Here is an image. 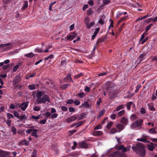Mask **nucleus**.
Here are the masks:
<instances>
[{
  "label": "nucleus",
  "instance_id": "29",
  "mask_svg": "<svg viewBox=\"0 0 157 157\" xmlns=\"http://www.w3.org/2000/svg\"><path fill=\"white\" fill-rule=\"evenodd\" d=\"M153 25V24H150L148 25L147 26L145 29V31L146 33H147L148 31L151 28V27Z\"/></svg>",
  "mask_w": 157,
  "mask_h": 157
},
{
  "label": "nucleus",
  "instance_id": "17",
  "mask_svg": "<svg viewBox=\"0 0 157 157\" xmlns=\"http://www.w3.org/2000/svg\"><path fill=\"white\" fill-rule=\"evenodd\" d=\"M116 127L119 130V132H120L124 129V125L120 124H117L116 125Z\"/></svg>",
  "mask_w": 157,
  "mask_h": 157
},
{
  "label": "nucleus",
  "instance_id": "53",
  "mask_svg": "<svg viewBox=\"0 0 157 157\" xmlns=\"http://www.w3.org/2000/svg\"><path fill=\"white\" fill-rule=\"evenodd\" d=\"M74 101V103L76 105H79L81 103L80 101L78 99L75 100Z\"/></svg>",
  "mask_w": 157,
  "mask_h": 157
},
{
  "label": "nucleus",
  "instance_id": "6",
  "mask_svg": "<svg viewBox=\"0 0 157 157\" xmlns=\"http://www.w3.org/2000/svg\"><path fill=\"white\" fill-rule=\"evenodd\" d=\"M12 47L13 44L10 43L0 44V48L4 47L3 49V51H6L11 49L12 48Z\"/></svg>",
  "mask_w": 157,
  "mask_h": 157
},
{
  "label": "nucleus",
  "instance_id": "60",
  "mask_svg": "<svg viewBox=\"0 0 157 157\" xmlns=\"http://www.w3.org/2000/svg\"><path fill=\"white\" fill-rule=\"evenodd\" d=\"M101 125L100 124H98L94 128V130H98V129H101Z\"/></svg>",
  "mask_w": 157,
  "mask_h": 157
},
{
  "label": "nucleus",
  "instance_id": "28",
  "mask_svg": "<svg viewBox=\"0 0 157 157\" xmlns=\"http://www.w3.org/2000/svg\"><path fill=\"white\" fill-rule=\"evenodd\" d=\"M37 152V150L36 149H34L31 157H36Z\"/></svg>",
  "mask_w": 157,
  "mask_h": 157
},
{
  "label": "nucleus",
  "instance_id": "14",
  "mask_svg": "<svg viewBox=\"0 0 157 157\" xmlns=\"http://www.w3.org/2000/svg\"><path fill=\"white\" fill-rule=\"evenodd\" d=\"M146 56L145 53L142 54L140 55L137 59V61L138 62V64L140 63L143 60L144 57Z\"/></svg>",
  "mask_w": 157,
  "mask_h": 157
},
{
  "label": "nucleus",
  "instance_id": "36",
  "mask_svg": "<svg viewBox=\"0 0 157 157\" xmlns=\"http://www.w3.org/2000/svg\"><path fill=\"white\" fill-rule=\"evenodd\" d=\"M96 44H95L94 45V48L93 49L92 51L91 52V54L92 57H93L94 56V54H95V52L96 49Z\"/></svg>",
  "mask_w": 157,
  "mask_h": 157
},
{
  "label": "nucleus",
  "instance_id": "45",
  "mask_svg": "<svg viewBox=\"0 0 157 157\" xmlns=\"http://www.w3.org/2000/svg\"><path fill=\"white\" fill-rule=\"evenodd\" d=\"M29 89L30 90H33L36 89L34 84H32L28 86Z\"/></svg>",
  "mask_w": 157,
  "mask_h": 157
},
{
  "label": "nucleus",
  "instance_id": "7",
  "mask_svg": "<svg viewBox=\"0 0 157 157\" xmlns=\"http://www.w3.org/2000/svg\"><path fill=\"white\" fill-rule=\"evenodd\" d=\"M71 73H68L67 75L66 76L63 78V80L64 82H71L72 83H74V81L71 78Z\"/></svg>",
  "mask_w": 157,
  "mask_h": 157
},
{
  "label": "nucleus",
  "instance_id": "48",
  "mask_svg": "<svg viewBox=\"0 0 157 157\" xmlns=\"http://www.w3.org/2000/svg\"><path fill=\"white\" fill-rule=\"evenodd\" d=\"M93 13V11L92 10L91 8L89 9L87 11V14L88 15H91Z\"/></svg>",
  "mask_w": 157,
  "mask_h": 157
},
{
  "label": "nucleus",
  "instance_id": "24",
  "mask_svg": "<svg viewBox=\"0 0 157 157\" xmlns=\"http://www.w3.org/2000/svg\"><path fill=\"white\" fill-rule=\"evenodd\" d=\"M149 132L152 134H156L157 133L156 128H155L149 129Z\"/></svg>",
  "mask_w": 157,
  "mask_h": 157
},
{
  "label": "nucleus",
  "instance_id": "62",
  "mask_svg": "<svg viewBox=\"0 0 157 157\" xmlns=\"http://www.w3.org/2000/svg\"><path fill=\"white\" fill-rule=\"evenodd\" d=\"M44 115L47 118L51 116V113L49 112H47L44 113Z\"/></svg>",
  "mask_w": 157,
  "mask_h": 157
},
{
  "label": "nucleus",
  "instance_id": "4",
  "mask_svg": "<svg viewBox=\"0 0 157 157\" xmlns=\"http://www.w3.org/2000/svg\"><path fill=\"white\" fill-rule=\"evenodd\" d=\"M114 84L110 82H107L104 86V89L108 92L114 90Z\"/></svg>",
  "mask_w": 157,
  "mask_h": 157
},
{
  "label": "nucleus",
  "instance_id": "43",
  "mask_svg": "<svg viewBox=\"0 0 157 157\" xmlns=\"http://www.w3.org/2000/svg\"><path fill=\"white\" fill-rule=\"evenodd\" d=\"M74 102V101L72 99H70L68 100L66 103L67 104H71L73 103Z\"/></svg>",
  "mask_w": 157,
  "mask_h": 157
},
{
  "label": "nucleus",
  "instance_id": "61",
  "mask_svg": "<svg viewBox=\"0 0 157 157\" xmlns=\"http://www.w3.org/2000/svg\"><path fill=\"white\" fill-rule=\"evenodd\" d=\"M31 117L35 120H38L40 118V116H36L34 115H32Z\"/></svg>",
  "mask_w": 157,
  "mask_h": 157
},
{
  "label": "nucleus",
  "instance_id": "5",
  "mask_svg": "<svg viewBox=\"0 0 157 157\" xmlns=\"http://www.w3.org/2000/svg\"><path fill=\"white\" fill-rule=\"evenodd\" d=\"M143 125V120L140 119L134 121L131 126L132 128H136L138 127H140Z\"/></svg>",
  "mask_w": 157,
  "mask_h": 157
},
{
  "label": "nucleus",
  "instance_id": "51",
  "mask_svg": "<svg viewBox=\"0 0 157 157\" xmlns=\"http://www.w3.org/2000/svg\"><path fill=\"white\" fill-rule=\"evenodd\" d=\"M125 25V23H123L122 24V25H121L120 28H119L118 31L119 32V34L121 32L122 29H123V27H124V26Z\"/></svg>",
  "mask_w": 157,
  "mask_h": 157
},
{
  "label": "nucleus",
  "instance_id": "33",
  "mask_svg": "<svg viewBox=\"0 0 157 157\" xmlns=\"http://www.w3.org/2000/svg\"><path fill=\"white\" fill-rule=\"evenodd\" d=\"M84 123V121H82L78 122L76 123V126L75 128H76L78 127H79L81 125Z\"/></svg>",
  "mask_w": 157,
  "mask_h": 157
},
{
  "label": "nucleus",
  "instance_id": "23",
  "mask_svg": "<svg viewBox=\"0 0 157 157\" xmlns=\"http://www.w3.org/2000/svg\"><path fill=\"white\" fill-rule=\"evenodd\" d=\"M28 6V1H25L24 2L23 6L22 8V10H24Z\"/></svg>",
  "mask_w": 157,
  "mask_h": 157
},
{
  "label": "nucleus",
  "instance_id": "9",
  "mask_svg": "<svg viewBox=\"0 0 157 157\" xmlns=\"http://www.w3.org/2000/svg\"><path fill=\"white\" fill-rule=\"evenodd\" d=\"M29 102H25L21 104L20 105V107L22 111H25L28 105Z\"/></svg>",
  "mask_w": 157,
  "mask_h": 157
},
{
  "label": "nucleus",
  "instance_id": "13",
  "mask_svg": "<svg viewBox=\"0 0 157 157\" xmlns=\"http://www.w3.org/2000/svg\"><path fill=\"white\" fill-rule=\"evenodd\" d=\"M78 146L80 147L83 148H87L88 147L87 144L84 142H79Z\"/></svg>",
  "mask_w": 157,
  "mask_h": 157
},
{
  "label": "nucleus",
  "instance_id": "47",
  "mask_svg": "<svg viewBox=\"0 0 157 157\" xmlns=\"http://www.w3.org/2000/svg\"><path fill=\"white\" fill-rule=\"evenodd\" d=\"M128 17V16H125L121 18V19L118 21V24H119V23H121L122 22V21H124L125 20L127 19Z\"/></svg>",
  "mask_w": 157,
  "mask_h": 157
},
{
  "label": "nucleus",
  "instance_id": "16",
  "mask_svg": "<svg viewBox=\"0 0 157 157\" xmlns=\"http://www.w3.org/2000/svg\"><path fill=\"white\" fill-rule=\"evenodd\" d=\"M109 92V98L111 99H113L115 98V93L114 90L108 91Z\"/></svg>",
  "mask_w": 157,
  "mask_h": 157
},
{
  "label": "nucleus",
  "instance_id": "41",
  "mask_svg": "<svg viewBox=\"0 0 157 157\" xmlns=\"http://www.w3.org/2000/svg\"><path fill=\"white\" fill-rule=\"evenodd\" d=\"M83 75V74L82 73H80L79 74H77L75 75L74 76V78L75 79H77L78 78H79L81 76H82Z\"/></svg>",
  "mask_w": 157,
  "mask_h": 157
},
{
  "label": "nucleus",
  "instance_id": "39",
  "mask_svg": "<svg viewBox=\"0 0 157 157\" xmlns=\"http://www.w3.org/2000/svg\"><path fill=\"white\" fill-rule=\"evenodd\" d=\"M66 64V61L65 58H62L61 61V65L64 66Z\"/></svg>",
  "mask_w": 157,
  "mask_h": 157
},
{
  "label": "nucleus",
  "instance_id": "50",
  "mask_svg": "<svg viewBox=\"0 0 157 157\" xmlns=\"http://www.w3.org/2000/svg\"><path fill=\"white\" fill-rule=\"evenodd\" d=\"M113 124V123L112 122H110L109 123H108L107 126L106 128L108 129H109L110 127L112 126Z\"/></svg>",
  "mask_w": 157,
  "mask_h": 157
},
{
  "label": "nucleus",
  "instance_id": "40",
  "mask_svg": "<svg viewBox=\"0 0 157 157\" xmlns=\"http://www.w3.org/2000/svg\"><path fill=\"white\" fill-rule=\"evenodd\" d=\"M19 67V66L18 65H16L15 66H14L12 70V71L13 72H15L18 69Z\"/></svg>",
  "mask_w": 157,
  "mask_h": 157
},
{
  "label": "nucleus",
  "instance_id": "49",
  "mask_svg": "<svg viewBox=\"0 0 157 157\" xmlns=\"http://www.w3.org/2000/svg\"><path fill=\"white\" fill-rule=\"evenodd\" d=\"M134 94H128L125 97H124V98H130L132 97L133 96Z\"/></svg>",
  "mask_w": 157,
  "mask_h": 157
},
{
  "label": "nucleus",
  "instance_id": "42",
  "mask_svg": "<svg viewBox=\"0 0 157 157\" xmlns=\"http://www.w3.org/2000/svg\"><path fill=\"white\" fill-rule=\"evenodd\" d=\"M85 93L84 92L80 93L78 94L76 96L79 97L80 98H83L84 95Z\"/></svg>",
  "mask_w": 157,
  "mask_h": 157
},
{
  "label": "nucleus",
  "instance_id": "27",
  "mask_svg": "<svg viewBox=\"0 0 157 157\" xmlns=\"http://www.w3.org/2000/svg\"><path fill=\"white\" fill-rule=\"evenodd\" d=\"M133 104V102L132 101H129L126 104V107L127 109L129 110L131 109V106Z\"/></svg>",
  "mask_w": 157,
  "mask_h": 157
},
{
  "label": "nucleus",
  "instance_id": "18",
  "mask_svg": "<svg viewBox=\"0 0 157 157\" xmlns=\"http://www.w3.org/2000/svg\"><path fill=\"white\" fill-rule=\"evenodd\" d=\"M147 105L149 110L151 111H154L155 110V109L154 107L153 103H150L147 104Z\"/></svg>",
  "mask_w": 157,
  "mask_h": 157
},
{
  "label": "nucleus",
  "instance_id": "22",
  "mask_svg": "<svg viewBox=\"0 0 157 157\" xmlns=\"http://www.w3.org/2000/svg\"><path fill=\"white\" fill-rule=\"evenodd\" d=\"M94 25V22H91L89 24V23L87 22L86 23V27L88 29H90L91 27H92Z\"/></svg>",
  "mask_w": 157,
  "mask_h": 157
},
{
  "label": "nucleus",
  "instance_id": "25",
  "mask_svg": "<svg viewBox=\"0 0 157 157\" xmlns=\"http://www.w3.org/2000/svg\"><path fill=\"white\" fill-rule=\"evenodd\" d=\"M105 113V110L102 109L99 112V115L97 116L98 118H99L102 116Z\"/></svg>",
  "mask_w": 157,
  "mask_h": 157
},
{
  "label": "nucleus",
  "instance_id": "59",
  "mask_svg": "<svg viewBox=\"0 0 157 157\" xmlns=\"http://www.w3.org/2000/svg\"><path fill=\"white\" fill-rule=\"evenodd\" d=\"M7 117L9 119H10L11 118H13V115L11 113H7Z\"/></svg>",
  "mask_w": 157,
  "mask_h": 157
},
{
  "label": "nucleus",
  "instance_id": "32",
  "mask_svg": "<svg viewBox=\"0 0 157 157\" xmlns=\"http://www.w3.org/2000/svg\"><path fill=\"white\" fill-rule=\"evenodd\" d=\"M34 56V54L32 52H30L27 54H26L25 55V56L29 58H32Z\"/></svg>",
  "mask_w": 157,
  "mask_h": 157
},
{
  "label": "nucleus",
  "instance_id": "8",
  "mask_svg": "<svg viewBox=\"0 0 157 157\" xmlns=\"http://www.w3.org/2000/svg\"><path fill=\"white\" fill-rule=\"evenodd\" d=\"M77 36V34L75 32L71 33L69 35L67 36V39L69 40H71Z\"/></svg>",
  "mask_w": 157,
  "mask_h": 157
},
{
  "label": "nucleus",
  "instance_id": "11",
  "mask_svg": "<svg viewBox=\"0 0 157 157\" xmlns=\"http://www.w3.org/2000/svg\"><path fill=\"white\" fill-rule=\"evenodd\" d=\"M120 122L122 124L125 125H126L128 123V119L125 117H121Z\"/></svg>",
  "mask_w": 157,
  "mask_h": 157
},
{
  "label": "nucleus",
  "instance_id": "35",
  "mask_svg": "<svg viewBox=\"0 0 157 157\" xmlns=\"http://www.w3.org/2000/svg\"><path fill=\"white\" fill-rule=\"evenodd\" d=\"M142 86L140 84H139L137 85L136 86V89L135 91V92L136 93H137L139 89Z\"/></svg>",
  "mask_w": 157,
  "mask_h": 157
},
{
  "label": "nucleus",
  "instance_id": "34",
  "mask_svg": "<svg viewBox=\"0 0 157 157\" xmlns=\"http://www.w3.org/2000/svg\"><path fill=\"white\" fill-rule=\"evenodd\" d=\"M125 113V111L123 110L118 112L117 115L119 117H121Z\"/></svg>",
  "mask_w": 157,
  "mask_h": 157
},
{
  "label": "nucleus",
  "instance_id": "30",
  "mask_svg": "<svg viewBox=\"0 0 157 157\" xmlns=\"http://www.w3.org/2000/svg\"><path fill=\"white\" fill-rule=\"evenodd\" d=\"M137 140L140 141L144 142L145 143H147V139L145 138H138L137 139Z\"/></svg>",
  "mask_w": 157,
  "mask_h": 157
},
{
  "label": "nucleus",
  "instance_id": "15",
  "mask_svg": "<svg viewBox=\"0 0 157 157\" xmlns=\"http://www.w3.org/2000/svg\"><path fill=\"white\" fill-rule=\"evenodd\" d=\"M92 134L94 136H101L102 135L103 132L101 131H94L92 132Z\"/></svg>",
  "mask_w": 157,
  "mask_h": 157
},
{
  "label": "nucleus",
  "instance_id": "58",
  "mask_svg": "<svg viewBox=\"0 0 157 157\" xmlns=\"http://www.w3.org/2000/svg\"><path fill=\"white\" fill-rule=\"evenodd\" d=\"M58 116V114L56 113H55L51 115V117L52 118H56Z\"/></svg>",
  "mask_w": 157,
  "mask_h": 157
},
{
  "label": "nucleus",
  "instance_id": "38",
  "mask_svg": "<svg viewBox=\"0 0 157 157\" xmlns=\"http://www.w3.org/2000/svg\"><path fill=\"white\" fill-rule=\"evenodd\" d=\"M124 107V105H123V104L117 107V109H116V110L117 111H119L120 109H123Z\"/></svg>",
  "mask_w": 157,
  "mask_h": 157
},
{
  "label": "nucleus",
  "instance_id": "10",
  "mask_svg": "<svg viewBox=\"0 0 157 157\" xmlns=\"http://www.w3.org/2000/svg\"><path fill=\"white\" fill-rule=\"evenodd\" d=\"M77 119L76 115H74L71 116L66 119V121L68 123H70L72 121H75Z\"/></svg>",
  "mask_w": 157,
  "mask_h": 157
},
{
  "label": "nucleus",
  "instance_id": "3",
  "mask_svg": "<svg viewBox=\"0 0 157 157\" xmlns=\"http://www.w3.org/2000/svg\"><path fill=\"white\" fill-rule=\"evenodd\" d=\"M118 151L110 154L109 157H127L123 152H126L125 147L123 145L119 146L117 147Z\"/></svg>",
  "mask_w": 157,
  "mask_h": 157
},
{
  "label": "nucleus",
  "instance_id": "55",
  "mask_svg": "<svg viewBox=\"0 0 157 157\" xmlns=\"http://www.w3.org/2000/svg\"><path fill=\"white\" fill-rule=\"evenodd\" d=\"M35 74H36L35 73H34L33 74H31V75H28V76H26V79H28L31 77H34L35 75Z\"/></svg>",
  "mask_w": 157,
  "mask_h": 157
},
{
  "label": "nucleus",
  "instance_id": "57",
  "mask_svg": "<svg viewBox=\"0 0 157 157\" xmlns=\"http://www.w3.org/2000/svg\"><path fill=\"white\" fill-rule=\"evenodd\" d=\"M40 107L38 106H35L33 108V110L35 111H39L40 110Z\"/></svg>",
  "mask_w": 157,
  "mask_h": 157
},
{
  "label": "nucleus",
  "instance_id": "56",
  "mask_svg": "<svg viewBox=\"0 0 157 157\" xmlns=\"http://www.w3.org/2000/svg\"><path fill=\"white\" fill-rule=\"evenodd\" d=\"M26 118V116L25 115H23L21 116H19L18 119L20 120L25 119Z\"/></svg>",
  "mask_w": 157,
  "mask_h": 157
},
{
  "label": "nucleus",
  "instance_id": "26",
  "mask_svg": "<svg viewBox=\"0 0 157 157\" xmlns=\"http://www.w3.org/2000/svg\"><path fill=\"white\" fill-rule=\"evenodd\" d=\"M70 85L68 83L63 84L61 86V88L63 90H65Z\"/></svg>",
  "mask_w": 157,
  "mask_h": 157
},
{
  "label": "nucleus",
  "instance_id": "54",
  "mask_svg": "<svg viewBox=\"0 0 157 157\" xmlns=\"http://www.w3.org/2000/svg\"><path fill=\"white\" fill-rule=\"evenodd\" d=\"M12 0H2L3 2L5 4L10 3Z\"/></svg>",
  "mask_w": 157,
  "mask_h": 157
},
{
  "label": "nucleus",
  "instance_id": "37",
  "mask_svg": "<svg viewBox=\"0 0 157 157\" xmlns=\"http://www.w3.org/2000/svg\"><path fill=\"white\" fill-rule=\"evenodd\" d=\"M53 58V55L52 54H51L50 55L47 56L44 58V60L46 61L48 59H52Z\"/></svg>",
  "mask_w": 157,
  "mask_h": 157
},
{
  "label": "nucleus",
  "instance_id": "21",
  "mask_svg": "<svg viewBox=\"0 0 157 157\" xmlns=\"http://www.w3.org/2000/svg\"><path fill=\"white\" fill-rule=\"evenodd\" d=\"M147 147L148 149L151 151H153L155 147V146L154 145L153 143L152 142L150 143V144L147 145Z\"/></svg>",
  "mask_w": 157,
  "mask_h": 157
},
{
  "label": "nucleus",
  "instance_id": "64",
  "mask_svg": "<svg viewBox=\"0 0 157 157\" xmlns=\"http://www.w3.org/2000/svg\"><path fill=\"white\" fill-rule=\"evenodd\" d=\"M14 115L16 117L18 118L19 117V114L17 111H14L13 113Z\"/></svg>",
  "mask_w": 157,
  "mask_h": 157
},
{
  "label": "nucleus",
  "instance_id": "46",
  "mask_svg": "<svg viewBox=\"0 0 157 157\" xmlns=\"http://www.w3.org/2000/svg\"><path fill=\"white\" fill-rule=\"evenodd\" d=\"M117 130L116 128H112L110 130V132L111 134H114L117 132Z\"/></svg>",
  "mask_w": 157,
  "mask_h": 157
},
{
  "label": "nucleus",
  "instance_id": "44",
  "mask_svg": "<svg viewBox=\"0 0 157 157\" xmlns=\"http://www.w3.org/2000/svg\"><path fill=\"white\" fill-rule=\"evenodd\" d=\"M17 130V129L14 127H12L11 128V131L14 135H15L16 134Z\"/></svg>",
  "mask_w": 157,
  "mask_h": 157
},
{
  "label": "nucleus",
  "instance_id": "1",
  "mask_svg": "<svg viewBox=\"0 0 157 157\" xmlns=\"http://www.w3.org/2000/svg\"><path fill=\"white\" fill-rule=\"evenodd\" d=\"M44 92L43 91H40L37 92L36 96L37 98L36 101L37 104H44L46 102H50V98L49 96L47 94H44Z\"/></svg>",
  "mask_w": 157,
  "mask_h": 157
},
{
  "label": "nucleus",
  "instance_id": "12",
  "mask_svg": "<svg viewBox=\"0 0 157 157\" xmlns=\"http://www.w3.org/2000/svg\"><path fill=\"white\" fill-rule=\"evenodd\" d=\"M86 117V114L85 112L81 113L80 114H78L77 116V118L78 120H82L85 118Z\"/></svg>",
  "mask_w": 157,
  "mask_h": 157
},
{
  "label": "nucleus",
  "instance_id": "52",
  "mask_svg": "<svg viewBox=\"0 0 157 157\" xmlns=\"http://www.w3.org/2000/svg\"><path fill=\"white\" fill-rule=\"evenodd\" d=\"M83 107L85 108H88L89 107V105L88 102L87 101L83 103Z\"/></svg>",
  "mask_w": 157,
  "mask_h": 157
},
{
  "label": "nucleus",
  "instance_id": "20",
  "mask_svg": "<svg viewBox=\"0 0 157 157\" xmlns=\"http://www.w3.org/2000/svg\"><path fill=\"white\" fill-rule=\"evenodd\" d=\"M33 132L31 133V135L36 138L38 137V136L37 135V132L38 131V130L36 129H33Z\"/></svg>",
  "mask_w": 157,
  "mask_h": 157
},
{
  "label": "nucleus",
  "instance_id": "19",
  "mask_svg": "<svg viewBox=\"0 0 157 157\" xmlns=\"http://www.w3.org/2000/svg\"><path fill=\"white\" fill-rule=\"evenodd\" d=\"M29 142L27 141L26 140H22L19 143V144L21 145H25L26 146H28L29 144Z\"/></svg>",
  "mask_w": 157,
  "mask_h": 157
},
{
  "label": "nucleus",
  "instance_id": "63",
  "mask_svg": "<svg viewBox=\"0 0 157 157\" xmlns=\"http://www.w3.org/2000/svg\"><path fill=\"white\" fill-rule=\"evenodd\" d=\"M140 113L142 114H144L146 112V110L145 108H142L140 109Z\"/></svg>",
  "mask_w": 157,
  "mask_h": 157
},
{
  "label": "nucleus",
  "instance_id": "31",
  "mask_svg": "<svg viewBox=\"0 0 157 157\" xmlns=\"http://www.w3.org/2000/svg\"><path fill=\"white\" fill-rule=\"evenodd\" d=\"M148 33H147L144 32L142 35L141 37L140 40V41H142L144 39L145 36H147L148 35Z\"/></svg>",
  "mask_w": 157,
  "mask_h": 157
},
{
  "label": "nucleus",
  "instance_id": "2",
  "mask_svg": "<svg viewBox=\"0 0 157 157\" xmlns=\"http://www.w3.org/2000/svg\"><path fill=\"white\" fill-rule=\"evenodd\" d=\"M144 146L141 143H138L136 144L133 145L132 147V150L136 153L142 157H144L146 153Z\"/></svg>",
  "mask_w": 157,
  "mask_h": 157
}]
</instances>
